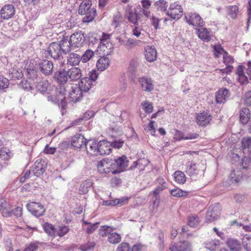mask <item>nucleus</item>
<instances>
[{
	"label": "nucleus",
	"mask_w": 251,
	"mask_h": 251,
	"mask_svg": "<svg viewBox=\"0 0 251 251\" xmlns=\"http://www.w3.org/2000/svg\"><path fill=\"white\" fill-rule=\"evenodd\" d=\"M128 165V160L126 155L114 159H103L98 163V171L100 174H118L124 171Z\"/></svg>",
	"instance_id": "1"
},
{
	"label": "nucleus",
	"mask_w": 251,
	"mask_h": 251,
	"mask_svg": "<svg viewBox=\"0 0 251 251\" xmlns=\"http://www.w3.org/2000/svg\"><path fill=\"white\" fill-rule=\"evenodd\" d=\"M91 0H84L79 4L78 13L80 15H85L82 18V22L89 23L92 22L96 16L97 11L94 8H92Z\"/></svg>",
	"instance_id": "2"
},
{
	"label": "nucleus",
	"mask_w": 251,
	"mask_h": 251,
	"mask_svg": "<svg viewBox=\"0 0 251 251\" xmlns=\"http://www.w3.org/2000/svg\"><path fill=\"white\" fill-rule=\"evenodd\" d=\"M221 206L218 203L210 205L207 210L205 216L206 222H211L219 218L221 214Z\"/></svg>",
	"instance_id": "3"
},
{
	"label": "nucleus",
	"mask_w": 251,
	"mask_h": 251,
	"mask_svg": "<svg viewBox=\"0 0 251 251\" xmlns=\"http://www.w3.org/2000/svg\"><path fill=\"white\" fill-rule=\"evenodd\" d=\"M173 19H179L183 15V9L177 2L171 3L166 13Z\"/></svg>",
	"instance_id": "4"
},
{
	"label": "nucleus",
	"mask_w": 251,
	"mask_h": 251,
	"mask_svg": "<svg viewBox=\"0 0 251 251\" xmlns=\"http://www.w3.org/2000/svg\"><path fill=\"white\" fill-rule=\"evenodd\" d=\"M125 16L128 21L135 25H138L139 23L142 21L140 11H133L129 6L127 7L126 9Z\"/></svg>",
	"instance_id": "5"
},
{
	"label": "nucleus",
	"mask_w": 251,
	"mask_h": 251,
	"mask_svg": "<svg viewBox=\"0 0 251 251\" xmlns=\"http://www.w3.org/2000/svg\"><path fill=\"white\" fill-rule=\"evenodd\" d=\"M28 210L34 216L40 217L43 216L45 212L43 205L39 202H31L26 204Z\"/></svg>",
	"instance_id": "6"
},
{
	"label": "nucleus",
	"mask_w": 251,
	"mask_h": 251,
	"mask_svg": "<svg viewBox=\"0 0 251 251\" xmlns=\"http://www.w3.org/2000/svg\"><path fill=\"white\" fill-rule=\"evenodd\" d=\"M139 64V59L134 57L129 61V65L127 70V75L132 80H134L137 73V68Z\"/></svg>",
	"instance_id": "7"
},
{
	"label": "nucleus",
	"mask_w": 251,
	"mask_h": 251,
	"mask_svg": "<svg viewBox=\"0 0 251 251\" xmlns=\"http://www.w3.org/2000/svg\"><path fill=\"white\" fill-rule=\"evenodd\" d=\"M46 165L43 159H38L31 168V172L34 176L38 177L45 172Z\"/></svg>",
	"instance_id": "8"
},
{
	"label": "nucleus",
	"mask_w": 251,
	"mask_h": 251,
	"mask_svg": "<svg viewBox=\"0 0 251 251\" xmlns=\"http://www.w3.org/2000/svg\"><path fill=\"white\" fill-rule=\"evenodd\" d=\"M39 69L45 75L47 76L52 74L53 65L50 60L43 59L38 64Z\"/></svg>",
	"instance_id": "9"
},
{
	"label": "nucleus",
	"mask_w": 251,
	"mask_h": 251,
	"mask_svg": "<svg viewBox=\"0 0 251 251\" xmlns=\"http://www.w3.org/2000/svg\"><path fill=\"white\" fill-rule=\"evenodd\" d=\"M70 39L72 46L76 48L82 47L85 41L84 33L81 31L74 33L70 36Z\"/></svg>",
	"instance_id": "10"
},
{
	"label": "nucleus",
	"mask_w": 251,
	"mask_h": 251,
	"mask_svg": "<svg viewBox=\"0 0 251 251\" xmlns=\"http://www.w3.org/2000/svg\"><path fill=\"white\" fill-rule=\"evenodd\" d=\"M58 43L52 42L48 48V52L51 58L54 60H59L61 56L62 51Z\"/></svg>",
	"instance_id": "11"
},
{
	"label": "nucleus",
	"mask_w": 251,
	"mask_h": 251,
	"mask_svg": "<svg viewBox=\"0 0 251 251\" xmlns=\"http://www.w3.org/2000/svg\"><path fill=\"white\" fill-rule=\"evenodd\" d=\"M185 18L189 25L196 26H202L203 25V21L200 15L197 13H191L188 16H185Z\"/></svg>",
	"instance_id": "12"
},
{
	"label": "nucleus",
	"mask_w": 251,
	"mask_h": 251,
	"mask_svg": "<svg viewBox=\"0 0 251 251\" xmlns=\"http://www.w3.org/2000/svg\"><path fill=\"white\" fill-rule=\"evenodd\" d=\"M230 95L228 89L225 88H220L216 93V101L218 103H224Z\"/></svg>",
	"instance_id": "13"
},
{
	"label": "nucleus",
	"mask_w": 251,
	"mask_h": 251,
	"mask_svg": "<svg viewBox=\"0 0 251 251\" xmlns=\"http://www.w3.org/2000/svg\"><path fill=\"white\" fill-rule=\"evenodd\" d=\"M201 165L188 162L186 164V174L190 176H195L199 175L202 171L200 169Z\"/></svg>",
	"instance_id": "14"
},
{
	"label": "nucleus",
	"mask_w": 251,
	"mask_h": 251,
	"mask_svg": "<svg viewBox=\"0 0 251 251\" xmlns=\"http://www.w3.org/2000/svg\"><path fill=\"white\" fill-rule=\"evenodd\" d=\"M15 12L14 6L12 4H7L1 8L0 14L2 19L8 20L14 15Z\"/></svg>",
	"instance_id": "15"
},
{
	"label": "nucleus",
	"mask_w": 251,
	"mask_h": 251,
	"mask_svg": "<svg viewBox=\"0 0 251 251\" xmlns=\"http://www.w3.org/2000/svg\"><path fill=\"white\" fill-rule=\"evenodd\" d=\"M139 82L142 89L146 92H151L154 89L152 80L151 78L144 76L139 78Z\"/></svg>",
	"instance_id": "16"
},
{
	"label": "nucleus",
	"mask_w": 251,
	"mask_h": 251,
	"mask_svg": "<svg viewBox=\"0 0 251 251\" xmlns=\"http://www.w3.org/2000/svg\"><path fill=\"white\" fill-rule=\"evenodd\" d=\"M85 147L88 153L91 155H97L99 153V142L93 140H90L86 143Z\"/></svg>",
	"instance_id": "17"
},
{
	"label": "nucleus",
	"mask_w": 251,
	"mask_h": 251,
	"mask_svg": "<svg viewBox=\"0 0 251 251\" xmlns=\"http://www.w3.org/2000/svg\"><path fill=\"white\" fill-rule=\"evenodd\" d=\"M71 91L69 93V98L72 101L77 102L82 99V92L77 86L71 87Z\"/></svg>",
	"instance_id": "18"
},
{
	"label": "nucleus",
	"mask_w": 251,
	"mask_h": 251,
	"mask_svg": "<svg viewBox=\"0 0 251 251\" xmlns=\"http://www.w3.org/2000/svg\"><path fill=\"white\" fill-rule=\"evenodd\" d=\"M54 78L59 84H65L69 79L67 71L63 69L59 70L54 73Z\"/></svg>",
	"instance_id": "19"
},
{
	"label": "nucleus",
	"mask_w": 251,
	"mask_h": 251,
	"mask_svg": "<svg viewBox=\"0 0 251 251\" xmlns=\"http://www.w3.org/2000/svg\"><path fill=\"white\" fill-rule=\"evenodd\" d=\"M170 251H192L191 244L187 241L179 242L170 247Z\"/></svg>",
	"instance_id": "20"
},
{
	"label": "nucleus",
	"mask_w": 251,
	"mask_h": 251,
	"mask_svg": "<svg viewBox=\"0 0 251 251\" xmlns=\"http://www.w3.org/2000/svg\"><path fill=\"white\" fill-rule=\"evenodd\" d=\"M111 150L112 149L110 142L106 140L100 141L99 142L98 154H109L111 152Z\"/></svg>",
	"instance_id": "21"
},
{
	"label": "nucleus",
	"mask_w": 251,
	"mask_h": 251,
	"mask_svg": "<svg viewBox=\"0 0 251 251\" xmlns=\"http://www.w3.org/2000/svg\"><path fill=\"white\" fill-rule=\"evenodd\" d=\"M210 114L203 112L198 114L197 116V123L201 126H205L208 124L212 119Z\"/></svg>",
	"instance_id": "22"
},
{
	"label": "nucleus",
	"mask_w": 251,
	"mask_h": 251,
	"mask_svg": "<svg viewBox=\"0 0 251 251\" xmlns=\"http://www.w3.org/2000/svg\"><path fill=\"white\" fill-rule=\"evenodd\" d=\"M85 137L81 134H76L73 136L72 139V145L77 149H80L83 146L85 147L86 143Z\"/></svg>",
	"instance_id": "23"
},
{
	"label": "nucleus",
	"mask_w": 251,
	"mask_h": 251,
	"mask_svg": "<svg viewBox=\"0 0 251 251\" xmlns=\"http://www.w3.org/2000/svg\"><path fill=\"white\" fill-rule=\"evenodd\" d=\"M92 85L91 79L89 77H84L81 79L78 87L80 88L82 92H86L90 90Z\"/></svg>",
	"instance_id": "24"
},
{
	"label": "nucleus",
	"mask_w": 251,
	"mask_h": 251,
	"mask_svg": "<svg viewBox=\"0 0 251 251\" xmlns=\"http://www.w3.org/2000/svg\"><path fill=\"white\" fill-rule=\"evenodd\" d=\"M69 78L71 81H75L79 79L81 76V71L77 67H73L67 71Z\"/></svg>",
	"instance_id": "25"
},
{
	"label": "nucleus",
	"mask_w": 251,
	"mask_h": 251,
	"mask_svg": "<svg viewBox=\"0 0 251 251\" xmlns=\"http://www.w3.org/2000/svg\"><path fill=\"white\" fill-rule=\"evenodd\" d=\"M157 57V52L154 46L147 47L145 50V57L149 62H153Z\"/></svg>",
	"instance_id": "26"
},
{
	"label": "nucleus",
	"mask_w": 251,
	"mask_h": 251,
	"mask_svg": "<svg viewBox=\"0 0 251 251\" xmlns=\"http://www.w3.org/2000/svg\"><path fill=\"white\" fill-rule=\"evenodd\" d=\"M226 244L231 251H240L241 250L240 242L233 238H229L226 240Z\"/></svg>",
	"instance_id": "27"
},
{
	"label": "nucleus",
	"mask_w": 251,
	"mask_h": 251,
	"mask_svg": "<svg viewBox=\"0 0 251 251\" xmlns=\"http://www.w3.org/2000/svg\"><path fill=\"white\" fill-rule=\"evenodd\" d=\"M109 59L105 56L101 57L97 62V68L98 70L103 71L109 66Z\"/></svg>",
	"instance_id": "28"
},
{
	"label": "nucleus",
	"mask_w": 251,
	"mask_h": 251,
	"mask_svg": "<svg viewBox=\"0 0 251 251\" xmlns=\"http://www.w3.org/2000/svg\"><path fill=\"white\" fill-rule=\"evenodd\" d=\"M80 61V55L75 53H71L67 56V64L72 66L78 65Z\"/></svg>",
	"instance_id": "29"
},
{
	"label": "nucleus",
	"mask_w": 251,
	"mask_h": 251,
	"mask_svg": "<svg viewBox=\"0 0 251 251\" xmlns=\"http://www.w3.org/2000/svg\"><path fill=\"white\" fill-rule=\"evenodd\" d=\"M242 148L244 153L251 155V137H245L242 139Z\"/></svg>",
	"instance_id": "30"
},
{
	"label": "nucleus",
	"mask_w": 251,
	"mask_h": 251,
	"mask_svg": "<svg viewBox=\"0 0 251 251\" xmlns=\"http://www.w3.org/2000/svg\"><path fill=\"white\" fill-rule=\"evenodd\" d=\"M250 111L247 108H242L240 111V119L243 124H246L250 118Z\"/></svg>",
	"instance_id": "31"
},
{
	"label": "nucleus",
	"mask_w": 251,
	"mask_h": 251,
	"mask_svg": "<svg viewBox=\"0 0 251 251\" xmlns=\"http://www.w3.org/2000/svg\"><path fill=\"white\" fill-rule=\"evenodd\" d=\"M124 22V18L122 14L118 12L114 15L111 25L114 28H117L123 24Z\"/></svg>",
	"instance_id": "32"
},
{
	"label": "nucleus",
	"mask_w": 251,
	"mask_h": 251,
	"mask_svg": "<svg viewBox=\"0 0 251 251\" xmlns=\"http://www.w3.org/2000/svg\"><path fill=\"white\" fill-rule=\"evenodd\" d=\"M58 45L60 47V50L62 53H67L71 50V46L72 44L70 42V40H68L67 39L64 38Z\"/></svg>",
	"instance_id": "33"
},
{
	"label": "nucleus",
	"mask_w": 251,
	"mask_h": 251,
	"mask_svg": "<svg viewBox=\"0 0 251 251\" xmlns=\"http://www.w3.org/2000/svg\"><path fill=\"white\" fill-rule=\"evenodd\" d=\"M27 79L34 82H37L41 78L40 75L38 74L37 69L25 72Z\"/></svg>",
	"instance_id": "34"
},
{
	"label": "nucleus",
	"mask_w": 251,
	"mask_h": 251,
	"mask_svg": "<svg viewBox=\"0 0 251 251\" xmlns=\"http://www.w3.org/2000/svg\"><path fill=\"white\" fill-rule=\"evenodd\" d=\"M115 229V228L112 226H101L99 230V234L102 237H107L108 238L110 233H111L112 231H113Z\"/></svg>",
	"instance_id": "35"
},
{
	"label": "nucleus",
	"mask_w": 251,
	"mask_h": 251,
	"mask_svg": "<svg viewBox=\"0 0 251 251\" xmlns=\"http://www.w3.org/2000/svg\"><path fill=\"white\" fill-rule=\"evenodd\" d=\"M242 173L239 170H233L230 175V180L232 183H238L242 178Z\"/></svg>",
	"instance_id": "36"
},
{
	"label": "nucleus",
	"mask_w": 251,
	"mask_h": 251,
	"mask_svg": "<svg viewBox=\"0 0 251 251\" xmlns=\"http://www.w3.org/2000/svg\"><path fill=\"white\" fill-rule=\"evenodd\" d=\"M98 48L101 51L104 52V54L108 55L111 52L113 46L112 43L110 42H100Z\"/></svg>",
	"instance_id": "37"
},
{
	"label": "nucleus",
	"mask_w": 251,
	"mask_h": 251,
	"mask_svg": "<svg viewBox=\"0 0 251 251\" xmlns=\"http://www.w3.org/2000/svg\"><path fill=\"white\" fill-rule=\"evenodd\" d=\"M121 241V235L116 232H113V231L110 233L108 237L107 238V241L113 244H117L120 243Z\"/></svg>",
	"instance_id": "38"
},
{
	"label": "nucleus",
	"mask_w": 251,
	"mask_h": 251,
	"mask_svg": "<svg viewBox=\"0 0 251 251\" xmlns=\"http://www.w3.org/2000/svg\"><path fill=\"white\" fill-rule=\"evenodd\" d=\"M43 227L45 231L50 236H55L56 232V228L49 223H45L43 225Z\"/></svg>",
	"instance_id": "39"
},
{
	"label": "nucleus",
	"mask_w": 251,
	"mask_h": 251,
	"mask_svg": "<svg viewBox=\"0 0 251 251\" xmlns=\"http://www.w3.org/2000/svg\"><path fill=\"white\" fill-rule=\"evenodd\" d=\"M198 36L200 38L206 42H208L211 39L209 32L206 28L199 29Z\"/></svg>",
	"instance_id": "40"
},
{
	"label": "nucleus",
	"mask_w": 251,
	"mask_h": 251,
	"mask_svg": "<svg viewBox=\"0 0 251 251\" xmlns=\"http://www.w3.org/2000/svg\"><path fill=\"white\" fill-rule=\"evenodd\" d=\"M242 244L246 251H251V235H245L242 239Z\"/></svg>",
	"instance_id": "41"
},
{
	"label": "nucleus",
	"mask_w": 251,
	"mask_h": 251,
	"mask_svg": "<svg viewBox=\"0 0 251 251\" xmlns=\"http://www.w3.org/2000/svg\"><path fill=\"white\" fill-rule=\"evenodd\" d=\"M37 84H36V89L41 92L42 93H44L46 92L48 89V87L49 86V83L48 81H40L39 82H37Z\"/></svg>",
	"instance_id": "42"
},
{
	"label": "nucleus",
	"mask_w": 251,
	"mask_h": 251,
	"mask_svg": "<svg viewBox=\"0 0 251 251\" xmlns=\"http://www.w3.org/2000/svg\"><path fill=\"white\" fill-rule=\"evenodd\" d=\"M174 177L176 181L180 184H183L186 181L185 175L182 171H176L174 173Z\"/></svg>",
	"instance_id": "43"
},
{
	"label": "nucleus",
	"mask_w": 251,
	"mask_h": 251,
	"mask_svg": "<svg viewBox=\"0 0 251 251\" xmlns=\"http://www.w3.org/2000/svg\"><path fill=\"white\" fill-rule=\"evenodd\" d=\"M70 228L67 226H58L56 228V234L60 237L66 235L70 231Z\"/></svg>",
	"instance_id": "44"
},
{
	"label": "nucleus",
	"mask_w": 251,
	"mask_h": 251,
	"mask_svg": "<svg viewBox=\"0 0 251 251\" xmlns=\"http://www.w3.org/2000/svg\"><path fill=\"white\" fill-rule=\"evenodd\" d=\"M35 82L31 81L30 80L27 79L26 80H23L21 81V85L22 87L26 90H31L33 89Z\"/></svg>",
	"instance_id": "45"
},
{
	"label": "nucleus",
	"mask_w": 251,
	"mask_h": 251,
	"mask_svg": "<svg viewBox=\"0 0 251 251\" xmlns=\"http://www.w3.org/2000/svg\"><path fill=\"white\" fill-rule=\"evenodd\" d=\"M242 166L244 170L249 171V175L251 173V159L248 157H245L242 161Z\"/></svg>",
	"instance_id": "46"
},
{
	"label": "nucleus",
	"mask_w": 251,
	"mask_h": 251,
	"mask_svg": "<svg viewBox=\"0 0 251 251\" xmlns=\"http://www.w3.org/2000/svg\"><path fill=\"white\" fill-rule=\"evenodd\" d=\"M219 245V240H211L205 243V248L211 251H215L217 246Z\"/></svg>",
	"instance_id": "47"
},
{
	"label": "nucleus",
	"mask_w": 251,
	"mask_h": 251,
	"mask_svg": "<svg viewBox=\"0 0 251 251\" xmlns=\"http://www.w3.org/2000/svg\"><path fill=\"white\" fill-rule=\"evenodd\" d=\"M124 202L123 199H117L112 200L103 201L102 204L105 206H115Z\"/></svg>",
	"instance_id": "48"
},
{
	"label": "nucleus",
	"mask_w": 251,
	"mask_h": 251,
	"mask_svg": "<svg viewBox=\"0 0 251 251\" xmlns=\"http://www.w3.org/2000/svg\"><path fill=\"white\" fill-rule=\"evenodd\" d=\"M199 218L197 215H192L189 217L188 224L193 227H197L199 224Z\"/></svg>",
	"instance_id": "49"
},
{
	"label": "nucleus",
	"mask_w": 251,
	"mask_h": 251,
	"mask_svg": "<svg viewBox=\"0 0 251 251\" xmlns=\"http://www.w3.org/2000/svg\"><path fill=\"white\" fill-rule=\"evenodd\" d=\"M228 13L233 19H235L237 18V14L238 13V7L236 5L230 6L227 8Z\"/></svg>",
	"instance_id": "50"
},
{
	"label": "nucleus",
	"mask_w": 251,
	"mask_h": 251,
	"mask_svg": "<svg viewBox=\"0 0 251 251\" xmlns=\"http://www.w3.org/2000/svg\"><path fill=\"white\" fill-rule=\"evenodd\" d=\"M94 52L90 50H87L85 51L84 53L80 56L81 60L82 62L85 63L90 60L91 58L94 56Z\"/></svg>",
	"instance_id": "51"
},
{
	"label": "nucleus",
	"mask_w": 251,
	"mask_h": 251,
	"mask_svg": "<svg viewBox=\"0 0 251 251\" xmlns=\"http://www.w3.org/2000/svg\"><path fill=\"white\" fill-rule=\"evenodd\" d=\"M92 186V182L90 181H85L82 183L79 187V191L83 194L87 193Z\"/></svg>",
	"instance_id": "52"
},
{
	"label": "nucleus",
	"mask_w": 251,
	"mask_h": 251,
	"mask_svg": "<svg viewBox=\"0 0 251 251\" xmlns=\"http://www.w3.org/2000/svg\"><path fill=\"white\" fill-rule=\"evenodd\" d=\"M156 8L157 10L165 11L168 7L167 2L164 0H159L155 2Z\"/></svg>",
	"instance_id": "53"
},
{
	"label": "nucleus",
	"mask_w": 251,
	"mask_h": 251,
	"mask_svg": "<svg viewBox=\"0 0 251 251\" xmlns=\"http://www.w3.org/2000/svg\"><path fill=\"white\" fill-rule=\"evenodd\" d=\"M56 94L60 98L65 97L66 89L65 84H60L56 88Z\"/></svg>",
	"instance_id": "54"
},
{
	"label": "nucleus",
	"mask_w": 251,
	"mask_h": 251,
	"mask_svg": "<svg viewBox=\"0 0 251 251\" xmlns=\"http://www.w3.org/2000/svg\"><path fill=\"white\" fill-rule=\"evenodd\" d=\"M171 195L174 197H181L187 195L188 193L186 191H184L180 189L176 188L172 189L171 191Z\"/></svg>",
	"instance_id": "55"
},
{
	"label": "nucleus",
	"mask_w": 251,
	"mask_h": 251,
	"mask_svg": "<svg viewBox=\"0 0 251 251\" xmlns=\"http://www.w3.org/2000/svg\"><path fill=\"white\" fill-rule=\"evenodd\" d=\"M224 63L226 66H232V64L234 62L233 58L229 55L227 51H225V54L223 56Z\"/></svg>",
	"instance_id": "56"
},
{
	"label": "nucleus",
	"mask_w": 251,
	"mask_h": 251,
	"mask_svg": "<svg viewBox=\"0 0 251 251\" xmlns=\"http://www.w3.org/2000/svg\"><path fill=\"white\" fill-rule=\"evenodd\" d=\"M142 30V28L141 27H139L138 25H135V27L132 30L133 34L136 37L143 39L144 38V35L141 32Z\"/></svg>",
	"instance_id": "57"
},
{
	"label": "nucleus",
	"mask_w": 251,
	"mask_h": 251,
	"mask_svg": "<svg viewBox=\"0 0 251 251\" xmlns=\"http://www.w3.org/2000/svg\"><path fill=\"white\" fill-rule=\"evenodd\" d=\"M96 244L94 242H88L86 244L80 246V249L82 251H88L92 249Z\"/></svg>",
	"instance_id": "58"
},
{
	"label": "nucleus",
	"mask_w": 251,
	"mask_h": 251,
	"mask_svg": "<svg viewBox=\"0 0 251 251\" xmlns=\"http://www.w3.org/2000/svg\"><path fill=\"white\" fill-rule=\"evenodd\" d=\"M10 206L8 205L7 207H4V208L0 210L2 216L5 217H9L12 216V212H11Z\"/></svg>",
	"instance_id": "59"
},
{
	"label": "nucleus",
	"mask_w": 251,
	"mask_h": 251,
	"mask_svg": "<svg viewBox=\"0 0 251 251\" xmlns=\"http://www.w3.org/2000/svg\"><path fill=\"white\" fill-rule=\"evenodd\" d=\"M143 108L145 111L148 113H151L153 111V106L151 103H149L148 101H145L142 103Z\"/></svg>",
	"instance_id": "60"
},
{
	"label": "nucleus",
	"mask_w": 251,
	"mask_h": 251,
	"mask_svg": "<svg viewBox=\"0 0 251 251\" xmlns=\"http://www.w3.org/2000/svg\"><path fill=\"white\" fill-rule=\"evenodd\" d=\"M154 121H151L148 126L145 127V130L148 132L150 133L151 135H153L155 132V129L154 127Z\"/></svg>",
	"instance_id": "61"
},
{
	"label": "nucleus",
	"mask_w": 251,
	"mask_h": 251,
	"mask_svg": "<svg viewBox=\"0 0 251 251\" xmlns=\"http://www.w3.org/2000/svg\"><path fill=\"white\" fill-rule=\"evenodd\" d=\"M36 69V67L33 62L29 61H26L24 67V70L25 72H29Z\"/></svg>",
	"instance_id": "62"
},
{
	"label": "nucleus",
	"mask_w": 251,
	"mask_h": 251,
	"mask_svg": "<svg viewBox=\"0 0 251 251\" xmlns=\"http://www.w3.org/2000/svg\"><path fill=\"white\" fill-rule=\"evenodd\" d=\"M214 54L216 57H219L220 54L224 53L225 54V50L220 45H215L213 47Z\"/></svg>",
	"instance_id": "63"
},
{
	"label": "nucleus",
	"mask_w": 251,
	"mask_h": 251,
	"mask_svg": "<svg viewBox=\"0 0 251 251\" xmlns=\"http://www.w3.org/2000/svg\"><path fill=\"white\" fill-rule=\"evenodd\" d=\"M129 244L127 243L123 242L120 244L116 251H129Z\"/></svg>",
	"instance_id": "64"
}]
</instances>
